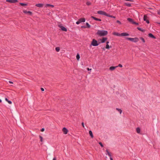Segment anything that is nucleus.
<instances>
[{
	"label": "nucleus",
	"instance_id": "a878e982",
	"mask_svg": "<svg viewBox=\"0 0 160 160\" xmlns=\"http://www.w3.org/2000/svg\"><path fill=\"white\" fill-rule=\"evenodd\" d=\"M106 16L107 17H111V18H115V16L110 15L109 14H108V13H107V15H106Z\"/></svg>",
	"mask_w": 160,
	"mask_h": 160
},
{
	"label": "nucleus",
	"instance_id": "9b49d317",
	"mask_svg": "<svg viewBox=\"0 0 160 160\" xmlns=\"http://www.w3.org/2000/svg\"><path fill=\"white\" fill-rule=\"evenodd\" d=\"M91 18L96 21H101V19H99V18H98L95 17H94V16H92L91 17Z\"/></svg>",
	"mask_w": 160,
	"mask_h": 160
},
{
	"label": "nucleus",
	"instance_id": "3c124183",
	"mask_svg": "<svg viewBox=\"0 0 160 160\" xmlns=\"http://www.w3.org/2000/svg\"><path fill=\"white\" fill-rule=\"evenodd\" d=\"M52 160H56V158L55 157H54L53 158Z\"/></svg>",
	"mask_w": 160,
	"mask_h": 160
},
{
	"label": "nucleus",
	"instance_id": "9d476101",
	"mask_svg": "<svg viewBox=\"0 0 160 160\" xmlns=\"http://www.w3.org/2000/svg\"><path fill=\"white\" fill-rule=\"evenodd\" d=\"M121 36H128L129 34L126 32H123L120 33Z\"/></svg>",
	"mask_w": 160,
	"mask_h": 160
},
{
	"label": "nucleus",
	"instance_id": "a18cd8bd",
	"mask_svg": "<svg viewBox=\"0 0 160 160\" xmlns=\"http://www.w3.org/2000/svg\"><path fill=\"white\" fill-rule=\"evenodd\" d=\"M41 90L42 91H44V89L43 88H41Z\"/></svg>",
	"mask_w": 160,
	"mask_h": 160
},
{
	"label": "nucleus",
	"instance_id": "864d4df0",
	"mask_svg": "<svg viewBox=\"0 0 160 160\" xmlns=\"http://www.w3.org/2000/svg\"><path fill=\"white\" fill-rule=\"evenodd\" d=\"M158 23V24H160V22Z\"/></svg>",
	"mask_w": 160,
	"mask_h": 160
},
{
	"label": "nucleus",
	"instance_id": "7c9ffc66",
	"mask_svg": "<svg viewBox=\"0 0 160 160\" xmlns=\"http://www.w3.org/2000/svg\"><path fill=\"white\" fill-rule=\"evenodd\" d=\"M55 50H56V51L57 52H58L59 51H60V48L59 47H56V48H55Z\"/></svg>",
	"mask_w": 160,
	"mask_h": 160
},
{
	"label": "nucleus",
	"instance_id": "f8f14e48",
	"mask_svg": "<svg viewBox=\"0 0 160 160\" xmlns=\"http://www.w3.org/2000/svg\"><path fill=\"white\" fill-rule=\"evenodd\" d=\"M78 20H79L80 23L84 22H85L86 20L84 18H80Z\"/></svg>",
	"mask_w": 160,
	"mask_h": 160
},
{
	"label": "nucleus",
	"instance_id": "412c9836",
	"mask_svg": "<svg viewBox=\"0 0 160 160\" xmlns=\"http://www.w3.org/2000/svg\"><path fill=\"white\" fill-rule=\"evenodd\" d=\"M141 131L140 128L138 127L136 128V131L137 133H140Z\"/></svg>",
	"mask_w": 160,
	"mask_h": 160
},
{
	"label": "nucleus",
	"instance_id": "6e6552de",
	"mask_svg": "<svg viewBox=\"0 0 160 160\" xmlns=\"http://www.w3.org/2000/svg\"><path fill=\"white\" fill-rule=\"evenodd\" d=\"M62 131L63 133L65 134H67L68 132V130L65 128H62Z\"/></svg>",
	"mask_w": 160,
	"mask_h": 160
},
{
	"label": "nucleus",
	"instance_id": "0eeeda50",
	"mask_svg": "<svg viewBox=\"0 0 160 160\" xmlns=\"http://www.w3.org/2000/svg\"><path fill=\"white\" fill-rule=\"evenodd\" d=\"M147 18V16L146 15H144L143 17L144 21H146L147 23H149V20H148Z\"/></svg>",
	"mask_w": 160,
	"mask_h": 160
},
{
	"label": "nucleus",
	"instance_id": "4c0bfd02",
	"mask_svg": "<svg viewBox=\"0 0 160 160\" xmlns=\"http://www.w3.org/2000/svg\"><path fill=\"white\" fill-rule=\"evenodd\" d=\"M157 12L158 14L160 15V9Z\"/></svg>",
	"mask_w": 160,
	"mask_h": 160
},
{
	"label": "nucleus",
	"instance_id": "37998d69",
	"mask_svg": "<svg viewBox=\"0 0 160 160\" xmlns=\"http://www.w3.org/2000/svg\"><path fill=\"white\" fill-rule=\"evenodd\" d=\"M44 131V128H42L41 130V132H43Z\"/></svg>",
	"mask_w": 160,
	"mask_h": 160
},
{
	"label": "nucleus",
	"instance_id": "de8ad7c7",
	"mask_svg": "<svg viewBox=\"0 0 160 160\" xmlns=\"http://www.w3.org/2000/svg\"><path fill=\"white\" fill-rule=\"evenodd\" d=\"M9 83H11V84H12L13 83V82L12 81H9Z\"/></svg>",
	"mask_w": 160,
	"mask_h": 160
},
{
	"label": "nucleus",
	"instance_id": "4be33fe9",
	"mask_svg": "<svg viewBox=\"0 0 160 160\" xmlns=\"http://www.w3.org/2000/svg\"><path fill=\"white\" fill-rule=\"evenodd\" d=\"M127 20L129 22H131L132 23H133V20L132 18H127Z\"/></svg>",
	"mask_w": 160,
	"mask_h": 160
},
{
	"label": "nucleus",
	"instance_id": "c03bdc74",
	"mask_svg": "<svg viewBox=\"0 0 160 160\" xmlns=\"http://www.w3.org/2000/svg\"><path fill=\"white\" fill-rule=\"evenodd\" d=\"M82 127H83V128H84V123L83 122H82Z\"/></svg>",
	"mask_w": 160,
	"mask_h": 160
},
{
	"label": "nucleus",
	"instance_id": "c9c22d12",
	"mask_svg": "<svg viewBox=\"0 0 160 160\" xmlns=\"http://www.w3.org/2000/svg\"><path fill=\"white\" fill-rule=\"evenodd\" d=\"M132 24H136V25H138V23H137V22H135L134 21H133V22Z\"/></svg>",
	"mask_w": 160,
	"mask_h": 160
},
{
	"label": "nucleus",
	"instance_id": "72a5a7b5",
	"mask_svg": "<svg viewBox=\"0 0 160 160\" xmlns=\"http://www.w3.org/2000/svg\"><path fill=\"white\" fill-rule=\"evenodd\" d=\"M140 39L142 40V41L143 42H145V40L143 38H140Z\"/></svg>",
	"mask_w": 160,
	"mask_h": 160
},
{
	"label": "nucleus",
	"instance_id": "ddd939ff",
	"mask_svg": "<svg viewBox=\"0 0 160 160\" xmlns=\"http://www.w3.org/2000/svg\"><path fill=\"white\" fill-rule=\"evenodd\" d=\"M118 67V66H111L109 68V70L111 71H113L116 68Z\"/></svg>",
	"mask_w": 160,
	"mask_h": 160
},
{
	"label": "nucleus",
	"instance_id": "f03ea898",
	"mask_svg": "<svg viewBox=\"0 0 160 160\" xmlns=\"http://www.w3.org/2000/svg\"><path fill=\"white\" fill-rule=\"evenodd\" d=\"M126 39L128 40H129L134 42H137L139 40L138 38H126Z\"/></svg>",
	"mask_w": 160,
	"mask_h": 160
},
{
	"label": "nucleus",
	"instance_id": "ea45409f",
	"mask_svg": "<svg viewBox=\"0 0 160 160\" xmlns=\"http://www.w3.org/2000/svg\"><path fill=\"white\" fill-rule=\"evenodd\" d=\"M119 24H121V22L119 21V20H117V21H116Z\"/></svg>",
	"mask_w": 160,
	"mask_h": 160
},
{
	"label": "nucleus",
	"instance_id": "a19ab883",
	"mask_svg": "<svg viewBox=\"0 0 160 160\" xmlns=\"http://www.w3.org/2000/svg\"><path fill=\"white\" fill-rule=\"evenodd\" d=\"M8 102V103H9V104H11L12 103V102L11 101H9V100H8V102Z\"/></svg>",
	"mask_w": 160,
	"mask_h": 160
},
{
	"label": "nucleus",
	"instance_id": "423d86ee",
	"mask_svg": "<svg viewBox=\"0 0 160 160\" xmlns=\"http://www.w3.org/2000/svg\"><path fill=\"white\" fill-rule=\"evenodd\" d=\"M6 2L11 3H15L18 2L17 0H6Z\"/></svg>",
	"mask_w": 160,
	"mask_h": 160
},
{
	"label": "nucleus",
	"instance_id": "f3484780",
	"mask_svg": "<svg viewBox=\"0 0 160 160\" xmlns=\"http://www.w3.org/2000/svg\"><path fill=\"white\" fill-rule=\"evenodd\" d=\"M113 35L118 36H121L120 33H119L118 32H114L112 33Z\"/></svg>",
	"mask_w": 160,
	"mask_h": 160
},
{
	"label": "nucleus",
	"instance_id": "c85d7f7f",
	"mask_svg": "<svg viewBox=\"0 0 160 160\" xmlns=\"http://www.w3.org/2000/svg\"><path fill=\"white\" fill-rule=\"evenodd\" d=\"M80 58V55L78 54L76 55V58L78 60H79Z\"/></svg>",
	"mask_w": 160,
	"mask_h": 160
},
{
	"label": "nucleus",
	"instance_id": "2f4dec72",
	"mask_svg": "<svg viewBox=\"0 0 160 160\" xmlns=\"http://www.w3.org/2000/svg\"><path fill=\"white\" fill-rule=\"evenodd\" d=\"M86 4L88 6H89L91 4V3L90 2H88L86 3Z\"/></svg>",
	"mask_w": 160,
	"mask_h": 160
},
{
	"label": "nucleus",
	"instance_id": "2eb2a0df",
	"mask_svg": "<svg viewBox=\"0 0 160 160\" xmlns=\"http://www.w3.org/2000/svg\"><path fill=\"white\" fill-rule=\"evenodd\" d=\"M148 36L149 37L154 39H155L156 38V37H155L151 33H149L148 34Z\"/></svg>",
	"mask_w": 160,
	"mask_h": 160
},
{
	"label": "nucleus",
	"instance_id": "8fccbe9b",
	"mask_svg": "<svg viewBox=\"0 0 160 160\" xmlns=\"http://www.w3.org/2000/svg\"><path fill=\"white\" fill-rule=\"evenodd\" d=\"M5 100L7 102L8 101V100L7 98H5Z\"/></svg>",
	"mask_w": 160,
	"mask_h": 160
},
{
	"label": "nucleus",
	"instance_id": "c756f323",
	"mask_svg": "<svg viewBox=\"0 0 160 160\" xmlns=\"http://www.w3.org/2000/svg\"><path fill=\"white\" fill-rule=\"evenodd\" d=\"M137 29H138V30H139L140 31H141L142 32H144V30H143V29H142L141 28H139V27H138L137 28Z\"/></svg>",
	"mask_w": 160,
	"mask_h": 160
},
{
	"label": "nucleus",
	"instance_id": "aec40b11",
	"mask_svg": "<svg viewBox=\"0 0 160 160\" xmlns=\"http://www.w3.org/2000/svg\"><path fill=\"white\" fill-rule=\"evenodd\" d=\"M89 133L90 135V136L91 138H93V136L92 131L91 130L89 131Z\"/></svg>",
	"mask_w": 160,
	"mask_h": 160
},
{
	"label": "nucleus",
	"instance_id": "49530a36",
	"mask_svg": "<svg viewBox=\"0 0 160 160\" xmlns=\"http://www.w3.org/2000/svg\"><path fill=\"white\" fill-rule=\"evenodd\" d=\"M87 70L88 71L91 70H92V69H89V68H87Z\"/></svg>",
	"mask_w": 160,
	"mask_h": 160
},
{
	"label": "nucleus",
	"instance_id": "6ab92c4d",
	"mask_svg": "<svg viewBox=\"0 0 160 160\" xmlns=\"http://www.w3.org/2000/svg\"><path fill=\"white\" fill-rule=\"evenodd\" d=\"M48 7H51L52 8H53L54 7V5H51L49 4H46L45 5V7L46 8Z\"/></svg>",
	"mask_w": 160,
	"mask_h": 160
},
{
	"label": "nucleus",
	"instance_id": "1a4fd4ad",
	"mask_svg": "<svg viewBox=\"0 0 160 160\" xmlns=\"http://www.w3.org/2000/svg\"><path fill=\"white\" fill-rule=\"evenodd\" d=\"M23 12L24 13H25V14H28H28H29L30 15H32V13L31 11H27L25 10H23Z\"/></svg>",
	"mask_w": 160,
	"mask_h": 160
},
{
	"label": "nucleus",
	"instance_id": "603ef678",
	"mask_svg": "<svg viewBox=\"0 0 160 160\" xmlns=\"http://www.w3.org/2000/svg\"><path fill=\"white\" fill-rule=\"evenodd\" d=\"M2 102V100H1V99H0V102Z\"/></svg>",
	"mask_w": 160,
	"mask_h": 160
},
{
	"label": "nucleus",
	"instance_id": "393cba45",
	"mask_svg": "<svg viewBox=\"0 0 160 160\" xmlns=\"http://www.w3.org/2000/svg\"><path fill=\"white\" fill-rule=\"evenodd\" d=\"M116 109L117 110L118 112H119L120 114H121V113L122 112V111L121 109H119L118 108H116Z\"/></svg>",
	"mask_w": 160,
	"mask_h": 160
},
{
	"label": "nucleus",
	"instance_id": "e433bc0d",
	"mask_svg": "<svg viewBox=\"0 0 160 160\" xmlns=\"http://www.w3.org/2000/svg\"><path fill=\"white\" fill-rule=\"evenodd\" d=\"M81 27L82 28H87L86 26H82Z\"/></svg>",
	"mask_w": 160,
	"mask_h": 160
},
{
	"label": "nucleus",
	"instance_id": "473e14b6",
	"mask_svg": "<svg viewBox=\"0 0 160 160\" xmlns=\"http://www.w3.org/2000/svg\"><path fill=\"white\" fill-rule=\"evenodd\" d=\"M39 137L40 138V141L41 142H42V139H43V138L40 135L39 136Z\"/></svg>",
	"mask_w": 160,
	"mask_h": 160
},
{
	"label": "nucleus",
	"instance_id": "b1692460",
	"mask_svg": "<svg viewBox=\"0 0 160 160\" xmlns=\"http://www.w3.org/2000/svg\"><path fill=\"white\" fill-rule=\"evenodd\" d=\"M109 43V42H106L107 44L106 47V49H108L110 48L108 44V43Z\"/></svg>",
	"mask_w": 160,
	"mask_h": 160
},
{
	"label": "nucleus",
	"instance_id": "bb28decb",
	"mask_svg": "<svg viewBox=\"0 0 160 160\" xmlns=\"http://www.w3.org/2000/svg\"><path fill=\"white\" fill-rule=\"evenodd\" d=\"M86 26L87 28H90L91 26L88 22H86Z\"/></svg>",
	"mask_w": 160,
	"mask_h": 160
},
{
	"label": "nucleus",
	"instance_id": "dca6fc26",
	"mask_svg": "<svg viewBox=\"0 0 160 160\" xmlns=\"http://www.w3.org/2000/svg\"><path fill=\"white\" fill-rule=\"evenodd\" d=\"M106 155H108L109 157H111L112 156L111 153L108 151V149L106 150Z\"/></svg>",
	"mask_w": 160,
	"mask_h": 160
},
{
	"label": "nucleus",
	"instance_id": "4468645a",
	"mask_svg": "<svg viewBox=\"0 0 160 160\" xmlns=\"http://www.w3.org/2000/svg\"><path fill=\"white\" fill-rule=\"evenodd\" d=\"M43 4L42 3H38L36 4V6L40 8L43 7Z\"/></svg>",
	"mask_w": 160,
	"mask_h": 160
},
{
	"label": "nucleus",
	"instance_id": "a211bd4d",
	"mask_svg": "<svg viewBox=\"0 0 160 160\" xmlns=\"http://www.w3.org/2000/svg\"><path fill=\"white\" fill-rule=\"evenodd\" d=\"M107 39V38H103L101 40V42L102 43H104Z\"/></svg>",
	"mask_w": 160,
	"mask_h": 160
},
{
	"label": "nucleus",
	"instance_id": "58836bf2",
	"mask_svg": "<svg viewBox=\"0 0 160 160\" xmlns=\"http://www.w3.org/2000/svg\"><path fill=\"white\" fill-rule=\"evenodd\" d=\"M80 23V22H79V20L76 22V24H79Z\"/></svg>",
	"mask_w": 160,
	"mask_h": 160
},
{
	"label": "nucleus",
	"instance_id": "7ed1b4c3",
	"mask_svg": "<svg viewBox=\"0 0 160 160\" xmlns=\"http://www.w3.org/2000/svg\"><path fill=\"white\" fill-rule=\"evenodd\" d=\"M98 45L99 43H98V41L94 39H93L91 45L93 46H97Z\"/></svg>",
	"mask_w": 160,
	"mask_h": 160
},
{
	"label": "nucleus",
	"instance_id": "20e7f679",
	"mask_svg": "<svg viewBox=\"0 0 160 160\" xmlns=\"http://www.w3.org/2000/svg\"><path fill=\"white\" fill-rule=\"evenodd\" d=\"M98 13L101 15H104L105 16L107 15V13L102 11H98Z\"/></svg>",
	"mask_w": 160,
	"mask_h": 160
},
{
	"label": "nucleus",
	"instance_id": "f257e3e1",
	"mask_svg": "<svg viewBox=\"0 0 160 160\" xmlns=\"http://www.w3.org/2000/svg\"><path fill=\"white\" fill-rule=\"evenodd\" d=\"M108 32L105 30H98L97 33V34L100 36H104L108 34Z\"/></svg>",
	"mask_w": 160,
	"mask_h": 160
},
{
	"label": "nucleus",
	"instance_id": "39448f33",
	"mask_svg": "<svg viewBox=\"0 0 160 160\" xmlns=\"http://www.w3.org/2000/svg\"><path fill=\"white\" fill-rule=\"evenodd\" d=\"M59 27L60 28H61V30L62 31H65V32L67 31V29L64 27L62 26H61V25H59Z\"/></svg>",
	"mask_w": 160,
	"mask_h": 160
},
{
	"label": "nucleus",
	"instance_id": "f704fd0d",
	"mask_svg": "<svg viewBox=\"0 0 160 160\" xmlns=\"http://www.w3.org/2000/svg\"><path fill=\"white\" fill-rule=\"evenodd\" d=\"M99 144L102 147H103V146L101 142H99Z\"/></svg>",
	"mask_w": 160,
	"mask_h": 160
},
{
	"label": "nucleus",
	"instance_id": "09e8293b",
	"mask_svg": "<svg viewBox=\"0 0 160 160\" xmlns=\"http://www.w3.org/2000/svg\"><path fill=\"white\" fill-rule=\"evenodd\" d=\"M110 160H113V158L112 157V156L111 157H109Z\"/></svg>",
	"mask_w": 160,
	"mask_h": 160
},
{
	"label": "nucleus",
	"instance_id": "cd10ccee",
	"mask_svg": "<svg viewBox=\"0 0 160 160\" xmlns=\"http://www.w3.org/2000/svg\"><path fill=\"white\" fill-rule=\"evenodd\" d=\"M20 5L23 6H26L27 5V4L26 3H23L20 2L19 3Z\"/></svg>",
	"mask_w": 160,
	"mask_h": 160
},
{
	"label": "nucleus",
	"instance_id": "79ce46f5",
	"mask_svg": "<svg viewBox=\"0 0 160 160\" xmlns=\"http://www.w3.org/2000/svg\"><path fill=\"white\" fill-rule=\"evenodd\" d=\"M118 66V67H120L122 68V64H119Z\"/></svg>",
	"mask_w": 160,
	"mask_h": 160
},
{
	"label": "nucleus",
	"instance_id": "5701e85b",
	"mask_svg": "<svg viewBox=\"0 0 160 160\" xmlns=\"http://www.w3.org/2000/svg\"><path fill=\"white\" fill-rule=\"evenodd\" d=\"M124 4L126 6H128V7H130L131 6V4L130 3H126H126H124Z\"/></svg>",
	"mask_w": 160,
	"mask_h": 160
}]
</instances>
